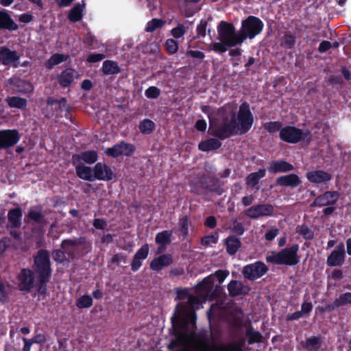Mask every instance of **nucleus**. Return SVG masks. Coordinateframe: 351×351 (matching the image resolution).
Segmentation results:
<instances>
[{
  "instance_id": "1",
  "label": "nucleus",
  "mask_w": 351,
  "mask_h": 351,
  "mask_svg": "<svg viewBox=\"0 0 351 351\" xmlns=\"http://www.w3.org/2000/svg\"><path fill=\"white\" fill-rule=\"evenodd\" d=\"M254 123L253 114L250 104L245 101L239 109L237 117L232 113L231 119L223 115L220 118L209 120L208 133L221 141L235 135H243L249 132Z\"/></svg>"
},
{
  "instance_id": "2",
  "label": "nucleus",
  "mask_w": 351,
  "mask_h": 351,
  "mask_svg": "<svg viewBox=\"0 0 351 351\" xmlns=\"http://www.w3.org/2000/svg\"><path fill=\"white\" fill-rule=\"evenodd\" d=\"M60 247L62 250H55L52 252L53 259L59 263H63L66 260V254L71 259L83 256L92 250L91 243L87 241L85 237L77 239H66L62 240Z\"/></svg>"
},
{
  "instance_id": "3",
  "label": "nucleus",
  "mask_w": 351,
  "mask_h": 351,
  "mask_svg": "<svg viewBox=\"0 0 351 351\" xmlns=\"http://www.w3.org/2000/svg\"><path fill=\"white\" fill-rule=\"evenodd\" d=\"M32 267L36 275L37 292L39 295H45L52 274L50 255L47 250L41 249L37 252L34 256Z\"/></svg>"
},
{
  "instance_id": "4",
  "label": "nucleus",
  "mask_w": 351,
  "mask_h": 351,
  "mask_svg": "<svg viewBox=\"0 0 351 351\" xmlns=\"http://www.w3.org/2000/svg\"><path fill=\"white\" fill-rule=\"evenodd\" d=\"M191 192L196 195H203L205 191L222 195L224 190L221 187V181L215 176L205 173L199 174L197 180L190 183Z\"/></svg>"
},
{
  "instance_id": "5",
  "label": "nucleus",
  "mask_w": 351,
  "mask_h": 351,
  "mask_svg": "<svg viewBox=\"0 0 351 351\" xmlns=\"http://www.w3.org/2000/svg\"><path fill=\"white\" fill-rule=\"evenodd\" d=\"M298 244L282 249L278 252L271 251L265 258L267 263L274 265H284L293 266L299 263L300 256Z\"/></svg>"
},
{
  "instance_id": "6",
  "label": "nucleus",
  "mask_w": 351,
  "mask_h": 351,
  "mask_svg": "<svg viewBox=\"0 0 351 351\" xmlns=\"http://www.w3.org/2000/svg\"><path fill=\"white\" fill-rule=\"evenodd\" d=\"M196 319L197 315L194 309H188L186 304H178L171 318V322L172 326H176L182 330L189 324H195Z\"/></svg>"
},
{
  "instance_id": "7",
  "label": "nucleus",
  "mask_w": 351,
  "mask_h": 351,
  "mask_svg": "<svg viewBox=\"0 0 351 351\" xmlns=\"http://www.w3.org/2000/svg\"><path fill=\"white\" fill-rule=\"evenodd\" d=\"M210 338L206 333H199L197 337V350L199 351H236L237 346L234 343L217 344L210 343Z\"/></svg>"
},
{
  "instance_id": "8",
  "label": "nucleus",
  "mask_w": 351,
  "mask_h": 351,
  "mask_svg": "<svg viewBox=\"0 0 351 351\" xmlns=\"http://www.w3.org/2000/svg\"><path fill=\"white\" fill-rule=\"evenodd\" d=\"M264 27L263 22L257 16H249L241 22V32L247 38L252 39L260 34Z\"/></svg>"
},
{
  "instance_id": "9",
  "label": "nucleus",
  "mask_w": 351,
  "mask_h": 351,
  "mask_svg": "<svg viewBox=\"0 0 351 351\" xmlns=\"http://www.w3.org/2000/svg\"><path fill=\"white\" fill-rule=\"evenodd\" d=\"M268 271L269 267L263 262L257 261L244 266L241 272L245 279L254 281L263 276Z\"/></svg>"
},
{
  "instance_id": "10",
  "label": "nucleus",
  "mask_w": 351,
  "mask_h": 351,
  "mask_svg": "<svg viewBox=\"0 0 351 351\" xmlns=\"http://www.w3.org/2000/svg\"><path fill=\"white\" fill-rule=\"evenodd\" d=\"M307 134L302 130L292 125L283 127L279 133L280 138L287 143L295 144L304 141Z\"/></svg>"
},
{
  "instance_id": "11",
  "label": "nucleus",
  "mask_w": 351,
  "mask_h": 351,
  "mask_svg": "<svg viewBox=\"0 0 351 351\" xmlns=\"http://www.w3.org/2000/svg\"><path fill=\"white\" fill-rule=\"evenodd\" d=\"M67 100L65 97H61L57 99L53 97H49L47 99V108L45 117L50 119L53 117H62L60 112L66 107Z\"/></svg>"
},
{
  "instance_id": "12",
  "label": "nucleus",
  "mask_w": 351,
  "mask_h": 351,
  "mask_svg": "<svg viewBox=\"0 0 351 351\" xmlns=\"http://www.w3.org/2000/svg\"><path fill=\"white\" fill-rule=\"evenodd\" d=\"M274 207L270 204H258L254 205L244 212L245 215L250 219H259L274 215Z\"/></svg>"
},
{
  "instance_id": "13",
  "label": "nucleus",
  "mask_w": 351,
  "mask_h": 351,
  "mask_svg": "<svg viewBox=\"0 0 351 351\" xmlns=\"http://www.w3.org/2000/svg\"><path fill=\"white\" fill-rule=\"evenodd\" d=\"M136 150V147L123 141L114 145L112 147L108 148L105 154L112 158H118L122 155L131 156Z\"/></svg>"
},
{
  "instance_id": "14",
  "label": "nucleus",
  "mask_w": 351,
  "mask_h": 351,
  "mask_svg": "<svg viewBox=\"0 0 351 351\" xmlns=\"http://www.w3.org/2000/svg\"><path fill=\"white\" fill-rule=\"evenodd\" d=\"M340 194L337 191H326L317 195L311 204V206L322 208L325 206H334Z\"/></svg>"
},
{
  "instance_id": "15",
  "label": "nucleus",
  "mask_w": 351,
  "mask_h": 351,
  "mask_svg": "<svg viewBox=\"0 0 351 351\" xmlns=\"http://www.w3.org/2000/svg\"><path fill=\"white\" fill-rule=\"evenodd\" d=\"M19 289L21 291L29 292L34 286V273L29 268L21 269L17 276Z\"/></svg>"
},
{
  "instance_id": "16",
  "label": "nucleus",
  "mask_w": 351,
  "mask_h": 351,
  "mask_svg": "<svg viewBox=\"0 0 351 351\" xmlns=\"http://www.w3.org/2000/svg\"><path fill=\"white\" fill-rule=\"evenodd\" d=\"M346 252L345 245L340 242L336 248L331 252L326 259V264L328 267H340L343 265L346 261Z\"/></svg>"
},
{
  "instance_id": "17",
  "label": "nucleus",
  "mask_w": 351,
  "mask_h": 351,
  "mask_svg": "<svg viewBox=\"0 0 351 351\" xmlns=\"http://www.w3.org/2000/svg\"><path fill=\"white\" fill-rule=\"evenodd\" d=\"M20 56L15 50H11L5 46L0 47V63L4 66L17 68L19 65Z\"/></svg>"
},
{
  "instance_id": "18",
  "label": "nucleus",
  "mask_w": 351,
  "mask_h": 351,
  "mask_svg": "<svg viewBox=\"0 0 351 351\" xmlns=\"http://www.w3.org/2000/svg\"><path fill=\"white\" fill-rule=\"evenodd\" d=\"M21 139L17 130H5L0 131V150L15 145Z\"/></svg>"
},
{
  "instance_id": "19",
  "label": "nucleus",
  "mask_w": 351,
  "mask_h": 351,
  "mask_svg": "<svg viewBox=\"0 0 351 351\" xmlns=\"http://www.w3.org/2000/svg\"><path fill=\"white\" fill-rule=\"evenodd\" d=\"M93 171L95 180L110 181L115 178V175L111 168L105 163H96Z\"/></svg>"
},
{
  "instance_id": "20",
  "label": "nucleus",
  "mask_w": 351,
  "mask_h": 351,
  "mask_svg": "<svg viewBox=\"0 0 351 351\" xmlns=\"http://www.w3.org/2000/svg\"><path fill=\"white\" fill-rule=\"evenodd\" d=\"M306 179L315 184H326L332 180V175L324 170H313L306 173Z\"/></svg>"
},
{
  "instance_id": "21",
  "label": "nucleus",
  "mask_w": 351,
  "mask_h": 351,
  "mask_svg": "<svg viewBox=\"0 0 351 351\" xmlns=\"http://www.w3.org/2000/svg\"><path fill=\"white\" fill-rule=\"evenodd\" d=\"M173 262V256L171 254H163L154 258L149 264V267L155 271H160L164 267L171 265Z\"/></svg>"
},
{
  "instance_id": "22",
  "label": "nucleus",
  "mask_w": 351,
  "mask_h": 351,
  "mask_svg": "<svg viewBox=\"0 0 351 351\" xmlns=\"http://www.w3.org/2000/svg\"><path fill=\"white\" fill-rule=\"evenodd\" d=\"M276 183L280 186L295 189L301 184L302 180L297 174L290 173L278 177Z\"/></svg>"
},
{
  "instance_id": "23",
  "label": "nucleus",
  "mask_w": 351,
  "mask_h": 351,
  "mask_svg": "<svg viewBox=\"0 0 351 351\" xmlns=\"http://www.w3.org/2000/svg\"><path fill=\"white\" fill-rule=\"evenodd\" d=\"M293 169L294 167L292 164L282 159L272 160L270 162L269 166L267 167L268 171L274 174L287 173L291 171Z\"/></svg>"
},
{
  "instance_id": "24",
  "label": "nucleus",
  "mask_w": 351,
  "mask_h": 351,
  "mask_svg": "<svg viewBox=\"0 0 351 351\" xmlns=\"http://www.w3.org/2000/svg\"><path fill=\"white\" fill-rule=\"evenodd\" d=\"M228 290L231 297H237L248 294L250 289L248 287H245L242 282L232 280L228 285Z\"/></svg>"
},
{
  "instance_id": "25",
  "label": "nucleus",
  "mask_w": 351,
  "mask_h": 351,
  "mask_svg": "<svg viewBox=\"0 0 351 351\" xmlns=\"http://www.w3.org/2000/svg\"><path fill=\"white\" fill-rule=\"evenodd\" d=\"M19 28L18 25L12 19L10 15L5 10H0V30L6 29L15 31Z\"/></svg>"
},
{
  "instance_id": "26",
  "label": "nucleus",
  "mask_w": 351,
  "mask_h": 351,
  "mask_svg": "<svg viewBox=\"0 0 351 351\" xmlns=\"http://www.w3.org/2000/svg\"><path fill=\"white\" fill-rule=\"evenodd\" d=\"M170 331L171 335H173L175 338L171 340L169 343L167 345V348L170 350H173L182 345V341L185 338V335L181 329L172 325Z\"/></svg>"
},
{
  "instance_id": "27",
  "label": "nucleus",
  "mask_w": 351,
  "mask_h": 351,
  "mask_svg": "<svg viewBox=\"0 0 351 351\" xmlns=\"http://www.w3.org/2000/svg\"><path fill=\"white\" fill-rule=\"evenodd\" d=\"M75 70L72 68H66L57 75V79L62 88L69 87L74 81Z\"/></svg>"
},
{
  "instance_id": "28",
  "label": "nucleus",
  "mask_w": 351,
  "mask_h": 351,
  "mask_svg": "<svg viewBox=\"0 0 351 351\" xmlns=\"http://www.w3.org/2000/svg\"><path fill=\"white\" fill-rule=\"evenodd\" d=\"M223 241L226 252L230 256L236 254L242 245L240 239L234 235L228 236Z\"/></svg>"
},
{
  "instance_id": "29",
  "label": "nucleus",
  "mask_w": 351,
  "mask_h": 351,
  "mask_svg": "<svg viewBox=\"0 0 351 351\" xmlns=\"http://www.w3.org/2000/svg\"><path fill=\"white\" fill-rule=\"evenodd\" d=\"M235 27L232 23L221 21L217 25V32L220 40H226L234 34Z\"/></svg>"
},
{
  "instance_id": "30",
  "label": "nucleus",
  "mask_w": 351,
  "mask_h": 351,
  "mask_svg": "<svg viewBox=\"0 0 351 351\" xmlns=\"http://www.w3.org/2000/svg\"><path fill=\"white\" fill-rule=\"evenodd\" d=\"M32 221L38 224H43L46 222L45 215L42 213V207L36 206L31 208L24 219L25 223Z\"/></svg>"
},
{
  "instance_id": "31",
  "label": "nucleus",
  "mask_w": 351,
  "mask_h": 351,
  "mask_svg": "<svg viewBox=\"0 0 351 351\" xmlns=\"http://www.w3.org/2000/svg\"><path fill=\"white\" fill-rule=\"evenodd\" d=\"M22 217L23 212L20 207L10 209L8 213V219L10 227L12 228H20L21 226Z\"/></svg>"
},
{
  "instance_id": "32",
  "label": "nucleus",
  "mask_w": 351,
  "mask_h": 351,
  "mask_svg": "<svg viewBox=\"0 0 351 351\" xmlns=\"http://www.w3.org/2000/svg\"><path fill=\"white\" fill-rule=\"evenodd\" d=\"M217 138H210L202 141L198 145V149L202 152H208L213 150H217L221 147V142Z\"/></svg>"
},
{
  "instance_id": "33",
  "label": "nucleus",
  "mask_w": 351,
  "mask_h": 351,
  "mask_svg": "<svg viewBox=\"0 0 351 351\" xmlns=\"http://www.w3.org/2000/svg\"><path fill=\"white\" fill-rule=\"evenodd\" d=\"M98 159V154L95 150H88L82 152L80 154H74L73 160L77 161L83 160L87 164H93Z\"/></svg>"
},
{
  "instance_id": "34",
  "label": "nucleus",
  "mask_w": 351,
  "mask_h": 351,
  "mask_svg": "<svg viewBox=\"0 0 351 351\" xmlns=\"http://www.w3.org/2000/svg\"><path fill=\"white\" fill-rule=\"evenodd\" d=\"M76 175L80 179L93 182L95 180L93 178V171L90 167L84 165H78L75 167Z\"/></svg>"
},
{
  "instance_id": "35",
  "label": "nucleus",
  "mask_w": 351,
  "mask_h": 351,
  "mask_svg": "<svg viewBox=\"0 0 351 351\" xmlns=\"http://www.w3.org/2000/svg\"><path fill=\"white\" fill-rule=\"evenodd\" d=\"M101 70L105 75H117L121 72V68L117 62L110 60L103 62Z\"/></svg>"
},
{
  "instance_id": "36",
  "label": "nucleus",
  "mask_w": 351,
  "mask_h": 351,
  "mask_svg": "<svg viewBox=\"0 0 351 351\" xmlns=\"http://www.w3.org/2000/svg\"><path fill=\"white\" fill-rule=\"evenodd\" d=\"M84 3H77L73 6L69 13L68 18L70 21L75 23L82 20L83 17V9Z\"/></svg>"
},
{
  "instance_id": "37",
  "label": "nucleus",
  "mask_w": 351,
  "mask_h": 351,
  "mask_svg": "<svg viewBox=\"0 0 351 351\" xmlns=\"http://www.w3.org/2000/svg\"><path fill=\"white\" fill-rule=\"evenodd\" d=\"M321 337L313 336L305 341L304 348L308 351H318L321 347Z\"/></svg>"
},
{
  "instance_id": "38",
  "label": "nucleus",
  "mask_w": 351,
  "mask_h": 351,
  "mask_svg": "<svg viewBox=\"0 0 351 351\" xmlns=\"http://www.w3.org/2000/svg\"><path fill=\"white\" fill-rule=\"evenodd\" d=\"M67 59V56L61 54V53H54L45 62V67L51 70L53 68L54 66L60 64V63L66 61Z\"/></svg>"
},
{
  "instance_id": "39",
  "label": "nucleus",
  "mask_w": 351,
  "mask_h": 351,
  "mask_svg": "<svg viewBox=\"0 0 351 351\" xmlns=\"http://www.w3.org/2000/svg\"><path fill=\"white\" fill-rule=\"evenodd\" d=\"M266 171L265 169H260L258 171L250 173L247 177V184L255 186L259 182L260 179L265 176Z\"/></svg>"
},
{
  "instance_id": "40",
  "label": "nucleus",
  "mask_w": 351,
  "mask_h": 351,
  "mask_svg": "<svg viewBox=\"0 0 351 351\" xmlns=\"http://www.w3.org/2000/svg\"><path fill=\"white\" fill-rule=\"evenodd\" d=\"M171 230H163L158 232L155 237L156 244H162L169 245L171 242Z\"/></svg>"
},
{
  "instance_id": "41",
  "label": "nucleus",
  "mask_w": 351,
  "mask_h": 351,
  "mask_svg": "<svg viewBox=\"0 0 351 351\" xmlns=\"http://www.w3.org/2000/svg\"><path fill=\"white\" fill-rule=\"evenodd\" d=\"M246 38H247L240 29V32L239 34L236 33L235 31L234 34L231 35L230 38L226 40V44L228 45V47H232L238 45H241Z\"/></svg>"
},
{
  "instance_id": "42",
  "label": "nucleus",
  "mask_w": 351,
  "mask_h": 351,
  "mask_svg": "<svg viewBox=\"0 0 351 351\" xmlns=\"http://www.w3.org/2000/svg\"><path fill=\"white\" fill-rule=\"evenodd\" d=\"M138 128L142 134H149L154 131L155 128V123L153 121L149 119H145L140 121Z\"/></svg>"
},
{
  "instance_id": "43",
  "label": "nucleus",
  "mask_w": 351,
  "mask_h": 351,
  "mask_svg": "<svg viewBox=\"0 0 351 351\" xmlns=\"http://www.w3.org/2000/svg\"><path fill=\"white\" fill-rule=\"evenodd\" d=\"M296 232L302 236L305 240H313L314 239L313 231L306 224L298 226Z\"/></svg>"
},
{
  "instance_id": "44",
  "label": "nucleus",
  "mask_w": 351,
  "mask_h": 351,
  "mask_svg": "<svg viewBox=\"0 0 351 351\" xmlns=\"http://www.w3.org/2000/svg\"><path fill=\"white\" fill-rule=\"evenodd\" d=\"M8 104L11 108L23 110L27 106V100L20 97H12L8 99Z\"/></svg>"
},
{
  "instance_id": "45",
  "label": "nucleus",
  "mask_w": 351,
  "mask_h": 351,
  "mask_svg": "<svg viewBox=\"0 0 351 351\" xmlns=\"http://www.w3.org/2000/svg\"><path fill=\"white\" fill-rule=\"evenodd\" d=\"M179 226L180 232L179 237L182 240H184L189 235V220L187 216H184L180 219Z\"/></svg>"
},
{
  "instance_id": "46",
  "label": "nucleus",
  "mask_w": 351,
  "mask_h": 351,
  "mask_svg": "<svg viewBox=\"0 0 351 351\" xmlns=\"http://www.w3.org/2000/svg\"><path fill=\"white\" fill-rule=\"evenodd\" d=\"M263 128L270 134H274L277 132H280L283 128L282 123L280 121H269L263 125Z\"/></svg>"
},
{
  "instance_id": "47",
  "label": "nucleus",
  "mask_w": 351,
  "mask_h": 351,
  "mask_svg": "<svg viewBox=\"0 0 351 351\" xmlns=\"http://www.w3.org/2000/svg\"><path fill=\"white\" fill-rule=\"evenodd\" d=\"M165 25V21L160 19H152L149 21L145 27V31L147 32H153L158 28H161Z\"/></svg>"
},
{
  "instance_id": "48",
  "label": "nucleus",
  "mask_w": 351,
  "mask_h": 351,
  "mask_svg": "<svg viewBox=\"0 0 351 351\" xmlns=\"http://www.w3.org/2000/svg\"><path fill=\"white\" fill-rule=\"evenodd\" d=\"M93 305V299L88 295L80 297L76 301V306L79 308H88Z\"/></svg>"
},
{
  "instance_id": "49",
  "label": "nucleus",
  "mask_w": 351,
  "mask_h": 351,
  "mask_svg": "<svg viewBox=\"0 0 351 351\" xmlns=\"http://www.w3.org/2000/svg\"><path fill=\"white\" fill-rule=\"evenodd\" d=\"M14 86L21 92L28 93L32 90V86L31 83L28 81L21 79H17L14 82Z\"/></svg>"
},
{
  "instance_id": "50",
  "label": "nucleus",
  "mask_w": 351,
  "mask_h": 351,
  "mask_svg": "<svg viewBox=\"0 0 351 351\" xmlns=\"http://www.w3.org/2000/svg\"><path fill=\"white\" fill-rule=\"evenodd\" d=\"M246 336L248 338V343L253 344L261 341L262 335L260 332L254 330L252 328L246 331Z\"/></svg>"
},
{
  "instance_id": "51",
  "label": "nucleus",
  "mask_w": 351,
  "mask_h": 351,
  "mask_svg": "<svg viewBox=\"0 0 351 351\" xmlns=\"http://www.w3.org/2000/svg\"><path fill=\"white\" fill-rule=\"evenodd\" d=\"M351 304V292L341 293L339 298L335 299V305L342 306Z\"/></svg>"
},
{
  "instance_id": "52",
  "label": "nucleus",
  "mask_w": 351,
  "mask_h": 351,
  "mask_svg": "<svg viewBox=\"0 0 351 351\" xmlns=\"http://www.w3.org/2000/svg\"><path fill=\"white\" fill-rule=\"evenodd\" d=\"M219 240V234L215 232L212 234L204 236L201 238V245L204 246H208L211 243H217Z\"/></svg>"
},
{
  "instance_id": "53",
  "label": "nucleus",
  "mask_w": 351,
  "mask_h": 351,
  "mask_svg": "<svg viewBox=\"0 0 351 351\" xmlns=\"http://www.w3.org/2000/svg\"><path fill=\"white\" fill-rule=\"evenodd\" d=\"M213 280L209 277H206L197 284V289L199 291H208L213 288Z\"/></svg>"
},
{
  "instance_id": "54",
  "label": "nucleus",
  "mask_w": 351,
  "mask_h": 351,
  "mask_svg": "<svg viewBox=\"0 0 351 351\" xmlns=\"http://www.w3.org/2000/svg\"><path fill=\"white\" fill-rule=\"evenodd\" d=\"M149 252V247L147 243L143 245L135 253L134 256L142 261L146 259Z\"/></svg>"
},
{
  "instance_id": "55",
  "label": "nucleus",
  "mask_w": 351,
  "mask_h": 351,
  "mask_svg": "<svg viewBox=\"0 0 351 351\" xmlns=\"http://www.w3.org/2000/svg\"><path fill=\"white\" fill-rule=\"evenodd\" d=\"M161 91L156 86H152L147 88L145 91V95L148 99H157L160 95Z\"/></svg>"
},
{
  "instance_id": "56",
  "label": "nucleus",
  "mask_w": 351,
  "mask_h": 351,
  "mask_svg": "<svg viewBox=\"0 0 351 351\" xmlns=\"http://www.w3.org/2000/svg\"><path fill=\"white\" fill-rule=\"evenodd\" d=\"M165 49L169 54H174L178 49V44L173 39L169 38L165 41Z\"/></svg>"
},
{
  "instance_id": "57",
  "label": "nucleus",
  "mask_w": 351,
  "mask_h": 351,
  "mask_svg": "<svg viewBox=\"0 0 351 351\" xmlns=\"http://www.w3.org/2000/svg\"><path fill=\"white\" fill-rule=\"evenodd\" d=\"M227 47L226 40H221V42L213 43L211 45V49L215 53H223L227 51Z\"/></svg>"
},
{
  "instance_id": "58",
  "label": "nucleus",
  "mask_w": 351,
  "mask_h": 351,
  "mask_svg": "<svg viewBox=\"0 0 351 351\" xmlns=\"http://www.w3.org/2000/svg\"><path fill=\"white\" fill-rule=\"evenodd\" d=\"M186 28L183 24H178L176 27L171 29L172 36L176 38H180L186 34Z\"/></svg>"
},
{
  "instance_id": "59",
  "label": "nucleus",
  "mask_w": 351,
  "mask_h": 351,
  "mask_svg": "<svg viewBox=\"0 0 351 351\" xmlns=\"http://www.w3.org/2000/svg\"><path fill=\"white\" fill-rule=\"evenodd\" d=\"M295 41L296 36L294 34H287L284 36L282 45L289 49H292L295 46Z\"/></svg>"
},
{
  "instance_id": "60",
  "label": "nucleus",
  "mask_w": 351,
  "mask_h": 351,
  "mask_svg": "<svg viewBox=\"0 0 351 351\" xmlns=\"http://www.w3.org/2000/svg\"><path fill=\"white\" fill-rule=\"evenodd\" d=\"M207 25L208 22L206 21L201 20L196 28L197 37L204 38L206 36Z\"/></svg>"
},
{
  "instance_id": "61",
  "label": "nucleus",
  "mask_w": 351,
  "mask_h": 351,
  "mask_svg": "<svg viewBox=\"0 0 351 351\" xmlns=\"http://www.w3.org/2000/svg\"><path fill=\"white\" fill-rule=\"evenodd\" d=\"M232 230L235 234L241 236L245 232V228L242 223L237 221V219L232 222Z\"/></svg>"
},
{
  "instance_id": "62",
  "label": "nucleus",
  "mask_w": 351,
  "mask_h": 351,
  "mask_svg": "<svg viewBox=\"0 0 351 351\" xmlns=\"http://www.w3.org/2000/svg\"><path fill=\"white\" fill-rule=\"evenodd\" d=\"M106 58L103 53H90L88 56L86 61L89 63H96L101 61Z\"/></svg>"
},
{
  "instance_id": "63",
  "label": "nucleus",
  "mask_w": 351,
  "mask_h": 351,
  "mask_svg": "<svg viewBox=\"0 0 351 351\" xmlns=\"http://www.w3.org/2000/svg\"><path fill=\"white\" fill-rule=\"evenodd\" d=\"M93 226L97 230H104L107 226V221L104 219L96 218L93 221Z\"/></svg>"
},
{
  "instance_id": "64",
  "label": "nucleus",
  "mask_w": 351,
  "mask_h": 351,
  "mask_svg": "<svg viewBox=\"0 0 351 351\" xmlns=\"http://www.w3.org/2000/svg\"><path fill=\"white\" fill-rule=\"evenodd\" d=\"M279 230L276 228L267 230L265 234V238L267 241H271L278 234Z\"/></svg>"
}]
</instances>
